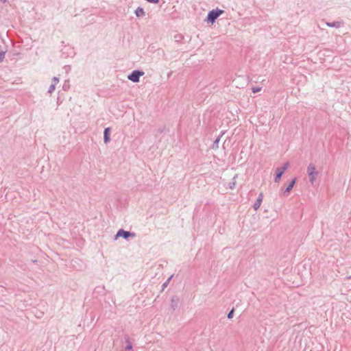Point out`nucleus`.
<instances>
[{
  "label": "nucleus",
  "mask_w": 351,
  "mask_h": 351,
  "mask_svg": "<svg viewBox=\"0 0 351 351\" xmlns=\"http://www.w3.org/2000/svg\"><path fill=\"white\" fill-rule=\"evenodd\" d=\"M224 11L223 10L219 8L212 10L208 12L206 21L208 23L213 24L215 20Z\"/></svg>",
  "instance_id": "nucleus-1"
},
{
  "label": "nucleus",
  "mask_w": 351,
  "mask_h": 351,
  "mask_svg": "<svg viewBox=\"0 0 351 351\" xmlns=\"http://www.w3.org/2000/svg\"><path fill=\"white\" fill-rule=\"evenodd\" d=\"M342 24L343 23L341 21H335V22H332V23L326 22V25L328 27H336V28L340 27L342 25Z\"/></svg>",
  "instance_id": "nucleus-10"
},
{
  "label": "nucleus",
  "mask_w": 351,
  "mask_h": 351,
  "mask_svg": "<svg viewBox=\"0 0 351 351\" xmlns=\"http://www.w3.org/2000/svg\"><path fill=\"white\" fill-rule=\"evenodd\" d=\"M233 314H234V310L232 309V310H231V311L229 312V313L228 314V319H231V318H232V317H233Z\"/></svg>",
  "instance_id": "nucleus-20"
},
{
  "label": "nucleus",
  "mask_w": 351,
  "mask_h": 351,
  "mask_svg": "<svg viewBox=\"0 0 351 351\" xmlns=\"http://www.w3.org/2000/svg\"><path fill=\"white\" fill-rule=\"evenodd\" d=\"M59 82V79L56 77H53L52 79V83L49 86V88L48 90V93L49 94H51L56 89V86Z\"/></svg>",
  "instance_id": "nucleus-6"
},
{
  "label": "nucleus",
  "mask_w": 351,
  "mask_h": 351,
  "mask_svg": "<svg viewBox=\"0 0 351 351\" xmlns=\"http://www.w3.org/2000/svg\"><path fill=\"white\" fill-rule=\"evenodd\" d=\"M104 141L105 143H108L110 141V128H107L104 132Z\"/></svg>",
  "instance_id": "nucleus-9"
},
{
  "label": "nucleus",
  "mask_w": 351,
  "mask_h": 351,
  "mask_svg": "<svg viewBox=\"0 0 351 351\" xmlns=\"http://www.w3.org/2000/svg\"><path fill=\"white\" fill-rule=\"evenodd\" d=\"M4 58H5V52H4V51H0V62L3 61V60L4 59Z\"/></svg>",
  "instance_id": "nucleus-19"
},
{
  "label": "nucleus",
  "mask_w": 351,
  "mask_h": 351,
  "mask_svg": "<svg viewBox=\"0 0 351 351\" xmlns=\"http://www.w3.org/2000/svg\"><path fill=\"white\" fill-rule=\"evenodd\" d=\"M289 167V163L285 162L282 167H278L282 171H285Z\"/></svg>",
  "instance_id": "nucleus-13"
},
{
  "label": "nucleus",
  "mask_w": 351,
  "mask_h": 351,
  "mask_svg": "<svg viewBox=\"0 0 351 351\" xmlns=\"http://www.w3.org/2000/svg\"><path fill=\"white\" fill-rule=\"evenodd\" d=\"M220 141V138L218 137L214 142V144H213V147L217 148L218 147V144H219V142Z\"/></svg>",
  "instance_id": "nucleus-18"
},
{
  "label": "nucleus",
  "mask_w": 351,
  "mask_h": 351,
  "mask_svg": "<svg viewBox=\"0 0 351 351\" xmlns=\"http://www.w3.org/2000/svg\"><path fill=\"white\" fill-rule=\"evenodd\" d=\"M252 92H253L254 93H258V92L261 91V88H258V87H253V88H252Z\"/></svg>",
  "instance_id": "nucleus-17"
},
{
  "label": "nucleus",
  "mask_w": 351,
  "mask_h": 351,
  "mask_svg": "<svg viewBox=\"0 0 351 351\" xmlns=\"http://www.w3.org/2000/svg\"><path fill=\"white\" fill-rule=\"evenodd\" d=\"M179 304H180L179 298L176 295L173 296L171 300V304H170L171 308L173 311H175L178 307Z\"/></svg>",
  "instance_id": "nucleus-5"
},
{
  "label": "nucleus",
  "mask_w": 351,
  "mask_h": 351,
  "mask_svg": "<svg viewBox=\"0 0 351 351\" xmlns=\"http://www.w3.org/2000/svg\"><path fill=\"white\" fill-rule=\"evenodd\" d=\"M263 194L262 193H261L257 198V200L260 201V202H263Z\"/></svg>",
  "instance_id": "nucleus-21"
},
{
  "label": "nucleus",
  "mask_w": 351,
  "mask_h": 351,
  "mask_svg": "<svg viewBox=\"0 0 351 351\" xmlns=\"http://www.w3.org/2000/svg\"><path fill=\"white\" fill-rule=\"evenodd\" d=\"M261 204H262L261 202L256 199V202L254 204V206H253L254 210H257L260 208Z\"/></svg>",
  "instance_id": "nucleus-14"
},
{
  "label": "nucleus",
  "mask_w": 351,
  "mask_h": 351,
  "mask_svg": "<svg viewBox=\"0 0 351 351\" xmlns=\"http://www.w3.org/2000/svg\"><path fill=\"white\" fill-rule=\"evenodd\" d=\"M235 179H236V176L234 177L233 181L229 184V187L230 189H233L235 186V185H236V180H235Z\"/></svg>",
  "instance_id": "nucleus-15"
},
{
  "label": "nucleus",
  "mask_w": 351,
  "mask_h": 351,
  "mask_svg": "<svg viewBox=\"0 0 351 351\" xmlns=\"http://www.w3.org/2000/svg\"><path fill=\"white\" fill-rule=\"evenodd\" d=\"M276 176L274 178V182H279L281 179L282 176L283 175V173L285 172L282 171V170H280L279 168H276Z\"/></svg>",
  "instance_id": "nucleus-8"
},
{
  "label": "nucleus",
  "mask_w": 351,
  "mask_h": 351,
  "mask_svg": "<svg viewBox=\"0 0 351 351\" xmlns=\"http://www.w3.org/2000/svg\"><path fill=\"white\" fill-rule=\"evenodd\" d=\"M125 348L128 350H131L132 349V345L129 341H127V346Z\"/></svg>",
  "instance_id": "nucleus-16"
},
{
  "label": "nucleus",
  "mask_w": 351,
  "mask_h": 351,
  "mask_svg": "<svg viewBox=\"0 0 351 351\" xmlns=\"http://www.w3.org/2000/svg\"><path fill=\"white\" fill-rule=\"evenodd\" d=\"M130 237H135V234L125 231L123 229H120L115 236V239H117L118 237H123L124 239H128Z\"/></svg>",
  "instance_id": "nucleus-4"
},
{
  "label": "nucleus",
  "mask_w": 351,
  "mask_h": 351,
  "mask_svg": "<svg viewBox=\"0 0 351 351\" xmlns=\"http://www.w3.org/2000/svg\"><path fill=\"white\" fill-rule=\"evenodd\" d=\"M135 14L137 17H143L145 15V12L142 8L139 7L135 10Z\"/></svg>",
  "instance_id": "nucleus-11"
},
{
  "label": "nucleus",
  "mask_w": 351,
  "mask_h": 351,
  "mask_svg": "<svg viewBox=\"0 0 351 351\" xmlns=\"http://www.w3.org/2000/svg\"><path fill=\"white\" fill-rule=\"evenodd\" d=\"M143 75L144 72L134 70L128 76V78L133 82H138L140 77L143 76Z\"/></svg>",
  "instance_id": "nucleus-3"
},
{
  "label": "nucleus",
  "mask_w": 351,
  "mask_h": 351,
  "mask_svg": "<svg viewBox=\"0 0 351 351\" xmlns=\"http://www.w3.org/2000/svg\"><path fill=\"white\" fill-rule=\"evenodd\" d=\"M307 173L309 177V181L310 182L313 184L315 182L318 171L316 170L315 166L313 163H310L307 167Z\"/></svg>",
  "instance_id": "nucleus-2"
},
{
  "label": "nucleus",
  "mask_w": 351,
  "mask_h": 351,
  "mask_svg": "<svg viewBox=\"0 0 351 351\" xmlns=\"http://www.w3.org/2000/svg\"><path fill=\"white\" fill-rule=\"evenodd\" d=\"M173 275H171L167 280L165 282L163 283V285H162V291H164L165 289L167 287V285H169L170 280L172 279Z\"/></svg>",
  "instance_id": "nucleus-12"
},
{
  "label": "nucleus",
  "mask_w": 351,
  "mask_h": 351,
  "mask_svg": "<svg viewBox=\"0 0 351 351\" xmlns=\"http://www.w3.org/2000/svg\"><path fill=\"white\" fill-rule=\"evenodd\" d=\"M295 181H296V179L294 178L293 180H291V182L289 183V184L287 186V187L286 188L285 191H284V193L283 195L285 196H287L288 195V194L290 193V191L292 190L294 184H295Z\"/></svg>",
  "instance_id": "nucleus-7"
}]
</instances>
